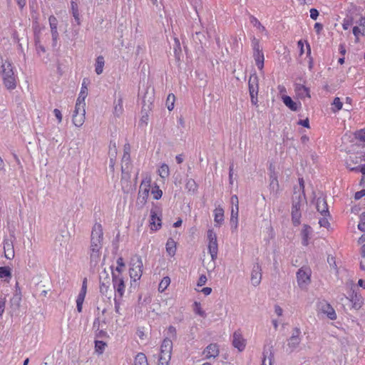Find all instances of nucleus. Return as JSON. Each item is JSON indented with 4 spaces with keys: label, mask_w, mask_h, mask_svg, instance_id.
I'll list each match as a JSON object with an SVG mask.
<instances>
[{
    "label": "nucleus",
    "mask_w": 365,
    "mask_h": 365,
    "mask_svg": "<svg viewBox=\"0 0 365 365\" xmlns=\"http://www.w3.org/2000/svg\"><path fill=\"white\" fill-rule=\"evenodd\" d=\"M248 84L250 93H258V77L256 75L250 77Z\"/></svg>",
    "instance_id": "obj_26"
},
{
    "label": "nucleus",
    "mask_w": 365,
    "mask_h": 365,
    "mask_svg": "<svg viewBox=\"0 0 365 365\" xmlns=\"http://www.w3.org/2000/svg\"><path fill=\"white\" fill-rule=\"evenodd\" d=\"M134 365H148L146 356L143 353H138L134 359Z\"/></svg>",
    "instance_id": "obj_32"
},
{
    "label": "nucleus",
    "mask_w": 365,
    "mask_h": 365,
    "mask_svg": "<svg viewBox=\"0 0 365 365\" xmlns=\"http://www.w3.org/2000/svg\"><path fill=\"white\" fill-rule=\"evenodd\" d=\"M301 207H302V204H301L300 200H298L297 202L296 201L293 202L292 207V217L293 223L295 225H297L299 224V219L301 217V212H300Z\"/></svg>",
    "instance_id": "obj_20"
},
{
    "label": "nucleus",
    "mask_w": 365,
    "mask_h": 365,
    "mask_svg": "<svg viewBox=\"0 0 365 365\" xmlns=\"http://www.w3.org/2000/svg\"><path fill=\"white\" fill-rule=\"evenodd\" d=\"M1 68V73L4 86L7 89H14L16 86V80L12 63L9 60H5L2 62Z\"/></svg>",
    "instance_id": "obj_1"
},
{
    "label": "nucleus",
    "mask_w": 365,
    "mask_h": 365,
    "mask_svg": "<svg viewBox=\"0 0 365 365\" xmlns=\"http://www.w3.org/2000/svg\"><path fill=\"white\" fill-rule=\"evenodd\" d=\"M254 58L256 66L259 70H262L264 67V54L262 50L259 49V46L257 42L254 44Z\"/></svg>",
    "instance_id": "obj_18"
},
{
    "label": "nucleus",
    "mask_w": 365,
    "mask_h": 365,
    "mask_svg": "<svg viewBox=\"0 0 365 365\" xmlns=\"http://www.w3.org/2000/svg\"><path fill=\"white\" fill-rule=\"evenodd\" d=\"M49 35L48 33L43 34L41 32V29H35L34 31V41L35 46L37 53L41 55V53H44L46 52V48L43 44V42H46L47 39H48Z\"/></svg>",
    "instance_id": "obj_7"
},
{
    "label": "nucleus",
    "mask_w": 365,
    "mask_h": 365,
    "mask_svg": "<svg viewBox=\"0 0 365 365\" xmlns=\"http://www.w3.org/2000/svg\"><path fill=\"white\" fill-rule=\"evenodd\" d=\"M220 354L219 346L217 344H209L203 351L205 359L216 358Z\"/></svg>",
    "instance_id": "obj_21"
},
{
    "label": "nucleus",
    "mask_w": 365,
    "mask_h": 365,
    "mask_svg": "<svg viewBox=\"0 0 365 365\" xmlns=\"http://www.w3.org/2000/svg\"><path fill=\"white\" fill-rule=\"evenodd\" d=\"M351 24H352L351 19H344L343 24H342V27L344 30H347L351 26Z\"/></svg>",
    "instance_id": "obj_60"
},
{
    "label": "nucleus",
    "mask_w": 365,
    "mask_h": 365,
    "mask_svg": "<svg viewBox=\"0 0 365 365\" xmlns=\"http://www.w3.org/2000/svg\"><path fill=\"white\" fill-rule=\"evenodd\" d=\"M274 346L272 341L264 344L262 351V365H272L274 361Z\"/></svg>",
    "instance_id": "obj_9"
},
{
    "label": "nucleus",
    "mask_w": 365,
    "mask_h": 365,
    "mask_svg": "<svg viewBox=\"0 0 365 365\" xmlns=\"http://www.w3.org/2000/svg\"><path fill=\"white\" fill-rule=\"evenodd\" d=\"M151 187V178L150 175H146L143 179L138 192V200H140L141 203L144 204L146 202L148 197L150 189Z\"/></svg>",
    "instance_id": "obj_6"
},
{
    "label": "nucleus",
    "mask_w": 365,
    "mask_h": 365,
    "mask_svg": "<svg viewBox=\"0 0 365 365\" xmlns=\"http://www.w3.org/2000/svg\"><path fill=\"white\" fill-rule=\"evenodd\" d=\"M11 269L8 267H0V278L9 277L11 278Z\"/></svg>",
    "instance_id": "obj_45"
},
{
    "label": "nucleus",
    "mask_w": 365,
    "mask_h": 365,
    "mask_svg": "<svg viewBox=\"0 0 365 365\" xmlns=\"http://www.w3.org/2000/svg\"><path fill=\"white\" fill-rule=\"evenodd\" d=\"M106 346V344L105 342H103V341L96 340L95 341V350H96V352L98 353V354H103Z\"/></svg>",
    "instance_id": "obj_42"
},
{
    "label": "nucleus",
    "mask_w": 365,
    "mask_h": 365,
    "mask_svg": "<svg viewBox=\"0 0 365 365\" xmlns=\"http://www.w3.org/2000/svg\"><path fill=\"white\" fill-rule=\"evenodd\" d=\"M215 217L214 220L215 222L217 223L218 225H220L222 224L224 221V210L222 207L218 206L216 207L214 210Z\"/></svg>",
    "instance_id": "obj_27"
},
{
    "label": "nucleus",
    "mask_w": 365,
    "mask_h": 365,
    "mask_svg": "<svg viewBox=\"0 0 365 365\" xmlns=\"http://www.w3.org/2000/svg\"><path fill=\"white\" fill-rule=\"evenodd\" d=\"M185 188L192 193H195L197 190V185L193 179H188L185 184Z\"/></svg>",
    "instance_id": "obj_38"
},
{
    "label": "nucleus",
    "mask_w": 365,
    "mask_h": 365,
    "mask_svg": "<svg viewBox=\"0 0 365 365\" xmlns=\"http://www.w3.org/2000/svg\"><path fill=\"white\" fill-rule=\"evenodd\" d=\"M72 11H73V16L76 20V21L77 22V24H80L81 22H80V17H79V13H78V11L76 8V4H74L73 2H72Z\"/></svg>",
    "instance_id": "obj_51"
},
{
    "label": "nucleus",
    "mask_w": 365,
    "mask_h": 365,
    "mask_svg": "<svg viewBox=\"0 0 365 365\" xmlns=\"http://www.w3.org/2000/svg\"><path fill=\"white\" fill-rule=\"evenodd\" d=\"M175 101V96L174 94L170 93L168 96L166 100V106L169 110H172L174 108Z\"/></svg>",
    "instance_id": "obj_43"
},
{
    "label": "nucleus",
    "mask_w": 365,
    "mask_h": 365,
    "mask_svg": "<svg viewBox=\"0 0 365 365\" xmlns=\"http://www.w3.org/2000/svg\"><path fill=\"white\" fill-rule=\"evenodd\" d=\"M85 297L78 295L77 299H76V307L78 312H81L82 311V305L84 301Z\"/></svg>",
    "instance_id": "obj_53"
},
{
    "label": "nucleus",
    "mask_w": 365,
    "mask_h": 365,
    "mask_svg": "<svg viewBox=\"0 0 365 365\" xmlns=\"http://www.w3.org/2000/svg\"><path fill=\"white\" fill-rule=\"evenodd\" d=\"M230 225L232 232H236L238 227V218H230Z\"/></svg>",
    "instance_id": "obj_56"
},
{
    "label": "nucleus",
    "mask_w": 365,
    "mask_h": 365,
    "mask_svg": "<svg viewBox=\"0 0 365 365\" xmlns=\"http://www.w3.org/2000/svg\"><path fill=\"white\" fill-rule=\"evenodd\" d=\"M103 245L101 244H91L88 250V255L90 256V264L96 265L101 257V249Z\"/></svg>",
    "instance_id": "obj_11"
},
{
    "label": "nucleus",
    "mask_w": 365,
    "mask_h": 365,
    "mask_svg": "<svg viewBox=\"0 0 365 365\" xmlns=\"http://www.w3.org/2000/svg\"><path fill=\"white\" fill-rule=\"evenodd\" d=\"M319 309L322 313L326 314L329 319L335 320L336 319V314L334 309L327 302L323 301L319 302Z\"/></svg>",
    "instance_id": "obj_15"
},
{
    "label": "nucleus",
    "mask_w": 365,
    "mask_h": 365,
    "mask_svg": "<svg viewBox=\"0 0 365 365\" xmlns=\"http://www.w3.org/2000/svg\"><path fill=\"white\" fill-rule=\"evenodd\" d=\"M103 232L102 225L99 223H96L92 229L91 235V244H101L103 245Z\"/></svg>",
    "instance_id": "obj_12"
},
{
    "label": "nucleus",
    "mask_w": 365,
    "mask_h": 365,
    "mask_svg": "<svg viewBox=\"0 0 365 365\" xmlns=\"http://www.w3.org/2000/svg\"><path fill=\"white\" fill-rule=\"evenodd\" d=\"M357 24L362 31V36H365V17H361Z\"/></svg>",
    "instance_id": "obj_55"
},
{
    "label": "nucleus",
    "mask_w": 365,
    "mask_h": 365,
    "mask_svg": "<svg viewBox=\"0 0 365 365\" xmlns=\"http://www.w3.org/2000/svg\"><path fill=\"white\" fill-rule=\"evenodd\" d=\"M109 157L115 158L117 155V148L115 145V143H113V145H110L109 148Z\"/></svg>",
    "instance_id": "obj_54"
},
{
    "label": "nucleus",
    "mask_w": 365,
    "mask_h": 365,
    "mask_svg": "<svg viewBox=\"0 0 365 365\" xmlns=\"http://www.w3.org/2000/svg\"><path fill=\"white\" fill-rule=\"evenodd\" d=\"M151 193L153 195V198L155 200H159L163 195L162 190L159 188L158 185L152 187Z\"/></svg>",
    "instance_id": "obj_47"
},
{
    "label": "nucleus",
    "mask_w": 365,
    "mask_h": 365,
    "mask_svg": "<svg viewBox=\"0 0 365 365\" xmlns=\"http://www.w3.org/2000/svg\"><path fill=\"white\" fill-rule=\"evenodd\" d=\"M87 289V279L85 278L83 281L81 289L78 295L86 297Z\"/></svg>",
    "instance_id": "obj_57"
},
{
    "label": "nucleus",
    "mask_w": 365,
    "mask_h": 365,
    "mask_svg": "<svg viewBox=\"0 0 365 365\" xmlns=\"http://www.w3.org/2000/svg\"><path fill=\"white\" fill-rule=\"evenodd\" d=\"M88 95V88L86 83V79L83 80L81 92L78 95V97L77 98L78 101H85V99Z\"/></svg>",
    "instance_id": "obj_37"
},
{
    "label": "nucleus",
    "mask_w": 365,
    "mask_h": 365,
    "mask_svg": "<svg viewBox=\"0 0 365 365\" xmlns=\"http://www.w3.org/2000/svg\"><path fill=\"white\" fill-rule=\"evenodd\" d=\"M353 34L354 35L356 42H359V36H362V31L360 27L356 26L353 27Z\"/></svg>",
    "instance_id": "obj_52"
},
{
    "label": "nucleus",
    "mask_w": 365,
    "mask_h": 365,
    "mask_svg": "<svg viewBox=\"0 0 365 365\" xmlns=\"http://www.w3.org/2000/svg\"><path fill=\"white\" fill-rule=\"evenodd\" d=\"M296 92L301 98H310L309 88L303 85H297L296 86Z\"/></svg>",
    "instance_id": "obj_29"
},
{
    "label": "nucleus",
    "mask_w": 365,
    "mask_h": 365,
    "mask_svg": "<svg viewBox=\"0 0 365 365\" xmlns=\"http://www.w3.org/2000/svg\"><path fill=\"white\" fill-rule=\"evenodd\" d=\"M105 60L103 56H98L96 59L95 71L96 74L101 75L103 71Z\"/></svg>",
    "instance_id": "obj_28"
},
{
    "label": "nucleus",
    "mask_w": 365,
    "mask_h": 365,
    "mask_svg": "<svg viewBox=\"0 0 365 365\" xmlns=\"http://www.w3.org/2000/svg\"><path fill=\"white\" fill-rule=\"evenodd\" d=\"M312 232V227L307 225H304L303 226V229L301 232L302 239V245L304 246H307L309 245V240L310 239V235Z\"/></svg>",
    "instance_id": "obj_25"
},
{
    "label": "nucleus",
    "mask_w": 365,
    "mask_h": 365,
    "mask_svg": "<svg viewBox=\"0 0 365 365\" xmlns=\"http://www.w3.org/2000/svg\"><path fill=\"white\" fill-rule=\"evenodd\" d=\"M161 227V219L158 216L155 210H150V228L157 230Z\"/></svg>",
    "instance_id": "obj_24"
},
{
    "label": "nucleus",
    "mask_w": 365,
    "mask_h": 365,
    "mask_svg": "<svg viewBox=\"0 0 365 365\" xmlns=\"http://www.w3.org/2000/svg\"><path fill=\"white\" fill-rule=\"evenodd\" d=\"M131 163H130V153L128 152H125L123 153V156L122 158V165H121V170H122V179L128 180L130 178V170H131Z\"/></svg>",
    "instance_id": "obj_13"
},
{
    "label": "nucleus",
    "mask_w": 365,
    "mask_h": 365,
    "mask_svg": "<svg viewBox=\"0 0 365 365\" xmlns=\"http://www.w3.org/2000/svg\"><path fill=\"white\" fill-rule=\"evenodd\" d=\"M113 284L115 290L116 294L121 298L125 292V285L124 280L121 275L117 274L115 272H112Z\"/></svg>",
    "instance_id": "obj_10"
},
{
    "label": "nucleus",
    "mask_w": 365,
    "mask_h": 365,
    "mask_svg": "<svg viewBox=\"0 0 365 365\" xmlns=\"http://www.w3.org/2000/svg\"><path fill=\"white\" fill-rule=\"evenodd\" d=\"M316 207L317 211L320 212L322 215L327 216L329 215L328 205L324 197H319L317 199Z\"/></svg>",
    "instance_id": "obj_22"
},
{
    "label": "nucleus",
    "mask_w": 365,
    "mask_h": 365,
    "mask_svg": "<svg viewBox=\"0 0 365 365\" xmlns=\"http://www.w3.org/2000/svg\"><path fill=\"white\" fill-rule=\"evenodd\" d=\"M123 111V99L119 98L117 101L114 102V110L113 113L116 116H120Z\"/></svg>",
    "instance_id": "obj_34"
},
{
    "label": "nucleus",
    "mask_w": 365,
    "mask_h": 365,
    "mask_svg": "<svg viewBox=\"0 0 365 365\" xmlns=\"http://www.w3.org/2000/svg\"><path fill=\"white\" fill-rule=\"evenodd\" d=\"M207 237L208 240L207 249L212 262L207 269L208 271H212L215 267V260L217 258L218 253L217 235L212 229H210L207 230Z\"/></svg>",
    "instance_id": "obj_2"
},
{
    "label": "nucleus",
    "mask_w": 365,
    "mask_h": 365,
    "mask_svg": "<svg viewBox=\"0 0 365 365\" xmlns=\"http://www.w3.org/2000/svg\"><path fill=\"white\" fill-rule=\"evenodd\" d=\"M232 345L237 348L239 351H242L245 349L246 346V341L240 331H236L233 333Z\"/></svg>",
    "instance_id": "obj_16"
},
{
    "label": "nucleus",
    "mask_w": 365,
    "mask_h": 365,
    "mask_svg": "<svg viewBox=\"0 0 365 365\" xmlns=\"http://www.w3.org/2000/svg\"><path fill=\"white\" fill-rule=\"evenodd\" d=\"M362 161L361 156L356 155H351L346 160V168L352 171L361 172L365 174V164L361 165Z\"/></svg>",
    "instance_id": "obj_5"
},
{
    "label": "nucleus",
    "mask_w": 365,
    "mask_h": 365,
    "mask_svg": "<svg viewBox=\"0 0 365 365\" xmlns=\"http://www.w3.org/2000/svg\"><path fill=\"white\" fill-rule=\"evenodd\" d=\"M342 105L343 104H342V102L341 101L340 98L338 97H336L334 99V101L332 103V106H334L332 108L333 111L337 112V111L340 110L342 108Z\"/></svg>",
    "instance_id": "obj_46"
},
{
    "label": "nucleus",
    "mask_w": 365,
    "mask_h": 365,
    "mask_svg": "<svg viewBox=\"0 0 365 365\" xmlns=\"http://www.w3.org/2000/svg\"><path fill=\"white\" fill-rule=\"evenodd\" d=\"M319 224L320 227H327L329 225L328 220L324 216V217L319 219Z\"/></svg>",
    "instance_id": "obj_62"
},
{
    "label": "nucleus",
    "mask_w": 365,
    "mask_h": 365,
    "mask_svg": "<svg viewBox=\"0 0 365 365\" xmlns=\"http://www.w3.org/2000/svg\"><path fill=\"white\" fill-rule=\"evenodd\" d=\"M250 23L257 28L259 31H265V28L262 24L258 21L257 18L254 16H250Z\"/></svg>",
    "instance_id": "obj_41"
},
{
    "label": "nucleus",
    "mask_w": 365,
    "mask_h": 365,
    "mask_svg": "<svg viewBox=\"0 0 365 365\" xmlns=\"http://www.w3.org/2000/svg\"><path fill=\"white\" fill-rule=\"evenodd\" d=\"M319 16V11L316 9H310V17L316 20L317 17Z\"/></svg>",
    "instance_id": "obj_63"
},
{
    "label": "nucleus",
    "mask_w": 365,
    "mask_h": 365,
    "mask_svg": "<svg viewBox=\"0 0 365 365\" xmlns=\"http://www.w3.org/2000/svg\"><path fill=\"white\" fill-rule=\"evenodd\" d=\"M73 114H86V103L85 101H76Z\"/></svg>",
    "instance_id": "obj_31"
},
{
    "label": "nucleus",
    "mask_w": 365,
    "mask_h": 365,
    "mask_svg": "<svg viewBox=\"0 0 365 365\" xmlns=\"http://www.w3.org/2000/svg\"><path fill=\"white\" fill-rule=\"evenodd\" d=\"M207 277L205 275V274H202L199 279H198V281H197V285L198 287H202L203 285L205 284L206 282H207Z\"/></svg>",
    "instance_id": "obj_59"
},
{
    "label": "nucleus",
    "mask_w": 365,
    "mask_h": 365,
    "mask_svg": "<svg viewBox=\"0 0 365 365\" xmlns=\"http://www.w3.org/2000/svg\"><path fill=\"white\" fill-rule=\"evenodd\" d=\"M269 186H270L271 189H272L273 190H275L276 192L278 190L279 182H278L277 178L276 176H271Z\"/></svg>",
    "instance_id": "obj_50"
},
{
    "label": "nucleus",
    "mask_w": 365,
    "mask_h": 365,
    "mask_svg": "<svg viewBox=\"0 0 365 365\" xmlns=\"http://www.w3.org/2000/svg\"><path fill=\"white\" fill-rule=\"evenodd\" d=\"M301 331L299 328H295L293 330L292 336L289 338L287 341V347L289 352L294 351L301 342L300 338Z\"/></svg>",
    "instance_id": "obj_14"
},
{
    "label": "nucleus",
    "mask_w": 365,
    "mask_h": 365,
    "mask_svg": "<svg viewBox=\"0 0 365 365\" xmlns=\"http://www.w3.org/2000/svg\"><path fill=\"white\" fill-rule=\"evenodd\" d=\"M116 262H117V267H116L114 272H115V273L118 272L117 274L121 275V272H123V270L125 266V263L123 262V259L122 257H119V258H118Z\"/></svg>",
    "instance_id": "obj_44"
},
{
    "label": "nucleus",
    "mask_w": 365,
    "mask_h": 365,
    "mask_svg": "<svg viewBox=\"0 0 365 365\" xmlns=\"http://www.w3.org/2000/svg\"><path fill=\"white\" fill-rule=\"evenodd\" d=\"M176 329L173 326H170L168 329L166 338H168L172 340V339L176 338Z\"/></svg>",
    "instance_id": "obj_49"
},
{
    "label": "nucleus",
    "mask_w": 365,
    "mask_h": 365,
    "mask_svg": "<svg viewBox=\"0 0 365 365\" xmlns=\"http://www.w3.org/2000/svg\"><path fill=\"white\" fill-rule=\"evenodd\" d=\"M172 349V340L168 338H165L160 346V354L158 360V365H168L171 359Z\"/></svg>",
    "instance_id": "obj_3"
},
{
    "label": "nucleus",
    "mask_w": 365,
    "mask_h": 365,
    "mask_svg": "<svg viewBox=\"0 0 365 365\" xmlns=\"http://www.w3.org/2000/svg\"><path fill=\"white\" fill-rule=\"evenodd\" d=\"M283 103L287 106L290 110L293 111H297L299 108L298 104L292 101V99L288 96H284L282 97Z\"/></svg>",
    "instance_id": "obj_30"
},
{
    "label": "nucleus",
    "mask_w": 365,
    "mask_h": 365,
    "mask_svg": "<svg viewBox=\"0 0 365 365\" xmlns=\"http://www.w3.org/2000/svg\"><path fill=\"white\" fill-rule=\"evenodd\" d=\"M311 269L309 267H303L297 272L298 285L302 289H305L310 283Z\"/></svg>",
    "instance_id": "obj_8"
},
{
    "label": "nucleus",
    "mask_w": 365,
    "mask_h": 365,
    "mask_svg": "<svg viewBox=\"0 0 365 365\" xmlns=\"http://www.w3.org/2000/svg\"><path fill=\"white\" fill-rule=\"evenodd\" d=\"M166 251L170 256H174L176 251V244L173 239H168L166 243Z\"/></svg>",
    "instance_id": "obj_33"
},
{
    "label": "nucleus",
    "mask_w": 365,
    "mask_h": 365,
    "mask_svg": "<svg viewBox=\"0 0 365 365\" xmlns=\"http://www.w3.org/2000/svg\"><path fill=\"white\" fill-rule=\"evenodd\" d=\"M86 114H73V123L77 127H81L85 121Z\"/></svg>",
    "instance_id": "obj_35"
},
{
    "label": "nucleus",
    "mask_w": 365,
    "mask_h": 365,
    "mask_svg": "<svg viewBox=\"0 0 365 365\" xmlns=\"http://www.w3.org/2000/svg\"><path fill=\"white\" fill-rule=\"evenodd\" d=\"M194 311L197 314H198L202 317H205L206 316L205 312L201 308V304L200 302H195Z\"/></svg>",
    "instance_id": "obj_48"
},
{
    "label": "nucleus",
    "mask_w": 365,
    "mask_h": 365,
    "mask_svg": "<svg viewBox=\"0 0 365 365\" xmlns=\"http://www.w3.org/2000/svg\"><path fill=\"white\" fill-rule=\"evenodd\" d=\"M51 33L52 36L53 46H56L58 38V32L57 30L58 20L54 16H50L48 18Z\"/></svg>",
    "instance_id": "obj_17"
},
{
    "label": "nucleus",
    "mask_w": 365,
    "mask_h": 365,
    "mask_svg": "<svg viewBox=\"0 0 365 365\" xmlns=\"http://www.w3.org/2000/svg\"><path fill=\"white\" fill-rule=\"evenodd\" d=\"M108 290H109L108 285H106L104 282L101 284L100 291L103 294L107 296Z\"/></svg>",
    "instance_id": "obj_58"
},
{
    "label": "nucleus",
    "mask_w": 365,
    "mask_h": 365,
    "mask_svg": "<svg viewBox=\"0 0 365 365\" xmlns=\"http://www.w3.org/2000/svg\"><path fill=\"white\" fill-rule=\"evenodd\" d=\"M239 207L232 206L230 218H238Z\"/></svg>",
    "instance_id": "obj_61"
},
{
    "label": "nucleus",
    "mask_w": 365,
    "mask_h": 365,
    "mask_svg": "<svg viewBox=\"0 0 365 365\" xmlns=\"http://www.w3.org/2000/svg\"><path fill=\"white\" fill-rule=\"evenodd\" d=\"M262 279V268L259 264L253 266L251 272V283L253 286H258Z\"/></svg>",
    "instance_id": "obj_19"
},
{
    "label": "nucleus",
    "mask_w": 365,
    "mask_h": 365,
    "mask_svg": "<svg viewBox=\"0 0 365 365\" xmlns=\"http://www.w3.org/2000/svg\"><path fill=\"white\" fill-rule=\"evenodd\" d=\"M357 138L365 142V129L361 130L357 133Z\"/></svg>",
    "instance_id": "obj_64"
},
{
    "label": "nucleus",
    "mask_w": 365,
    "mask_h": 365,
    "mask_svg": "<svg viewBox=\"0 0 365 365\" xmlns=\"http://www.w3.org/2000/svg\"><path fill=\"white\" fill-rule=\"evenodd\" d=\"M350 301L352 303V307L355 309H359L362 304V299L361 296H358L357 294H355V296H351Z\"/></svg>",
    "instance_id": "obj_36"
},
{
    "label": "nucleus",
    "mask_w": 365,
    "mask_h": 365,
    "mask_svg": "<svg viewBox=\"0 0 365 365\" xmlns=\"http://www.w3.org/2000/svg\"><path fill=\"white\" fill-rule=\"evenodd\" d=\"M129 273L134 282L140 279L143 274V261L140 257L134 256L130 261Z\"/></svg>",
    "instance_id": "obj_4"
},
{
    "label": "nucleus",
    "mask_w": 365,
    "mask_h": 365,
    "mask_svg": "<svg viewBox=\"0 0 365 365\" xmlns=\"http://www.w3.org/2000/svg\"><path fill=\"white\" fill-rule=\"evenodd\" d=\"M159 175L162 178H166L170 175L169 167L167 164H163L158 170Z\"/></svg>",
    "instance_id": "obj_39"
},
{
    "label": "nucleus",
    "mask_w": 365,
    "mask_h": 365,
    "mask_svg": "<svg viewBox=\"0 0 365 365\" xmlns=\"http://www.w3.org/2000/svg\"><path fill=\"white\" fill-rule=\"evenodd\" d=\"M4 256L6 259H11L14 257V248L12 241L5 240L4 242Z\"/></svg>",
    "instance_id": "obj_23"
},
{
    "label": "nucleus",
    "mask_w": 365,
    "mask_h": 365,
    "mask_svg": "<svg viewBox=\"0 0 365 365\" xmlns=\"http://www.w3.org/2000/svg\"><path fill=\"white\" fill-rule=\"evenodd\" d=\"M170 283V279L168 277L163 278L158 286V290L160 292H164Z\"/></svg>",
    "instance_id": "obj_40"
}]
</instances>
